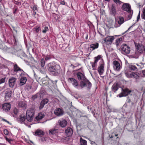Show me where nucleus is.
<instances>
[{
    "mask_svg": "<svg viewBox=\"0 0 145 145\" xmlns=\"http://www.w3.org/2000/svg\"><path fill=\"white\" fill-rule=\"evenodd\" d=\"M46 69L54 76L58 75L61 72L60 65L55 61L48 64L46 65Z\"/></svg>",
    "mask_w": 145,
    "mask_h": 145,
    "instance_id": "f257e3e1",
    "label": "nucleus"
},
{
    "mask_svg": "<svg viewBox=\"0 0 145 145\" xmlns=\"http://www.w3.org/2000/svg\"><path fill=\"white\" fill-rule=\"evenodd\" d=\"M34 111L33 109H30L27 110L26 114V118L27 120L31 122L33 120L34 115Z\"/></svg>",
    "mask_w": 145,
    "mask_h": 145,
    "instance_id": "f03ea898",
    "label": "nucleus"
},
{
    "mask_svg": "<svg viewBox=\"0 0 145 145\" xmlns=\"http://www.w3.org/2000/svg\"><path fill=\"white\" fill-rule=\"evenodd\" d=\"M34 111L33 109H30L27 110L26 114V118L27 120L31 122L33 120L34 115Z\"/></svg>",
    "mask_w": 145,
    "mask_h": 145,
    "instance_id": "7ed1b4c3",
    "label": "nucleus"
},
{
    "mask_svg": "<svg viewBox=\"0 0 145 145\" xmlns=\"http://www.w3.org/2000/svg\"><path fill=\"white\" fill-rule=\"evenodd\" d=\"M80 85L81 89L86 87L90 89L91 87V84L87 78L80 82Z\"/></svg>",
    "mask_w": 145,
    "mask_h": 145,
    "instance_id": "20e7f679",
    "label": "nucleus"
},
{
    "mask_svg": "<svg viewBox=\"0 0 145 145\" xmlns=\"http://www.w3.org/2000/svg\"><path fill=\"white\" fill-rule=\"evenodd\" d=\"M13 69L14 71L16 72V73H17L19 71L20 72L19 74V76H21L22 75H27V74L24 71L21 69L19 67L18 65L16 64L14 65L13 67Z\"/></svg>",
    "mask_w": 145,
    "mask_h": 145,
    "instance_id": "39448f33",
    "label": "nucleus"
},
{
    "mask_svg": "<svg viewBox=\"0 0 145 145\" xmlns=\"http://www.w3.org/2000/svg\"><path fill=\"white\" fill-rule=\"evenodd\" d=\"M131 92V90L127 88L122 89L121 92L118 95V96L120 97H125L129 95Z\"/></svg>",
    "mask_w": 145,
    "mask_h": 145,
    "instance_id": "423d86ee",
    "label": "nucleus"
},
{
    "mask_svg": "<svg viewBox=\"0 0 145 145\" xmlns=\"http://www.w3.org/2000/svg\"><path fill=\"white\" fill-rule=\"evenodd\" d=\"M99 66L98 67L97 70L100 75H102L104 72V63L102 59L99 63Z\"/></svg>",
    "mask_w": 145,
    "mask_h": 145,
    "instance_id": "0eeeda50",
    "label": "nucleus"
},
{
    "mask_svg": "<svg viewBox=\"0 0 145 145\" xmlns=\"http://www.w3.org/2000/svg\"><path fill=\"white\" fill-rule=\"evenodd\" d=\"M121 50L125 53L128 54L130 51V47L128 46L126 44H123L120 47Z\"/></svg>",
    "mask_w": 145,
    "mask_h": 145,
    "instance_id": "6e6552de",
    "label": "nucleus"
},
{
    "mask_svg": "<svg viewBox=\"0 0 145 145\" xmlns=\"http://www.w3.org/2000/svg\"><path fill=\"white\" fill-rule=\"evenodd\" d=\"M124 22V18L121 16H119L118 19H116V24L114 25L115 27H118L120 26V25Z\"/></svg>",
    "mask_w": 145,
    "mask_h": 145,
    "instance_id": "1a4fd4ad",
    "label": "nucleus"
},
{
    "mask_svg": "<svg viewBox=\"0 0 145 145\" xmlns=\"http://www.w3.org/2000/svg\"><path fill=\"white\" fill-rule=\"evenodd\" d=\"M12 91L9 88L7 89L5 93V98L7 100H8L12 97Z\"/></svg>",
    "mask_w": 145,
    "mask_h": 145,
    "instance_id": "9d476101",
    "label": "nucleus"
},
{
    "mask_svg": "<svg viewBox=\"0 0 145 145\" xmlns=\"http://www.w3.org/2000/svg\"><path fill=\"white\" fill-rule=\"evenodd\" d=\"M17 78L12 77L10 78L8 80V84L9 87L13 88L16 83Z\"/></svg>",
    "mask_w": 145,
    "mask_h": 145,
    "instance_id": "9b49d317",
    "label": "nucleus"
},
{
    "mask_svg": "<svg viewBox=\"0 0 145 145\" xmlns=\"http://www.w3.org/2000/svg\"><path fill=\"white\" fill-rule=\"evenodd\" d=\"M27 75H22L20 76L21 77L20 80V83H19V86H21L24 85L26 83L27 81V78L26 77Z\"/></svg>",
    "mask_w": 145,
    "mask_h": 145,
    "instance_id": "f8f14e48",
    "label": "nucleus"
},
{
    "mask_svg": "<svg viewBox=\"0 0 145 145\" xmlns=\"http://www.w3.org/2000/svg\"><path fill=\"white\" fill-rule=\"evenodd\" d=\"M113 36H108L106 37L104 40V42H106L108 45L110 44L114 39Z\"/></svg>",
    "mask_w": 145,
    "mask_h": 145,
    "instance_id": "ddd939ff",
    "label": "nucleus"
},
{
    "mask_svg": "<svg viewBox=\"0 0 145 145\" xmlns=\"http://www.w3.org/2000/svg\"><path fill=\"white\" fill-rule=\"evenodd\" d=\"M110 10V14L115 16L116 14V6L115 4H113L112 5Z\"/></svg>",
    "mask_w": 145,
    "mask_h": 145,
    "instance_id": "4468645a",
    "label": "nucleus"
},
{
    "mask_svg": "<svg viewBox=\"0 0 145 145\" xmlns=\"http://www.w3.org/2000/svg\"><path fill=\"white\" fill-rule=\"evenodd\" d=\"M64 111L62 108H58L54 111V113L56 115L58 116L63 115L64 114Z\"/></svg>",
    "mask_w": 145,
    "mask_h": 145,
    "instance_id": "2eb2a0df",
    "label": "nucleus"
},
{
    "mask_svg": "<svg viewBox=\"0 0 145 145\" xmlns=\"http://www.w3.org/2000/svg\"><path fill=\"white\" fill-rule=\"evenodd\" d=\"M113 68L116 71H120L121 68L120 63L116 61H114L113 62Z\"/></svg>",
    "mask_w": 145,
    "mask_h": 145,
    "instance_id": "dca6fc26",
    "label": "nucleus"
},
{
    "mask_svg": "<svg viewBox=\"0 0 145 145\" xmlns=\"http://www.w3.org/2000/svg\"><path fill=\"white\" fill-rule=\"evenodd\" d=\"M122 9L124 11H126L127 12H131V10L130 6L128 3H124L122 6Z\"/></svg>",
    "mask_w": 145,
    "mask_h": 145,
    "instance_id": "f3484780",
    "label": "nucleus"
},
{
    "mask_svg": "<svg viewBox=\"0 0 145 145\" xmlns=\"http://www.w3.org/2000/svg\"><path fill=\"white\" fill-rule=\"evenodd\" d=\"M58 122L60 126L62 127H65L67 124V120L63 118L59 120Z\"/></svg>",
    "mask_w": 145,
    "mask_h": 145,
    "instance_id": "a211bd4d",
    "label": "nucleus"
},
{
    "mask_svg": "<svg viewBox=\"0 0 145 145\" xmlns=\"http://www.w3.org/2000/svg\"><path fill=\"white\" fill-rule=\"evenodd\" d=\"M65 135L67 137L71 136L73 133V130L70 127H68L65 131Z\"/></svg>",
    "mask_w": 145,
    "mask_h": 145,
    "instance_id": "6ab92c4d",
    "label": "nucleus"
},
{
    "mask_svg": "<svg viewBox=\"0 0 145 145\" xmlns=\"http://www.w3.org/2000/svg\"><path fill=\"white\" fill-rule=\"evenodd\" d=\"M68 81L71 83L76 88H78V82L76 80L73 78H69Z\"/></svg>",
    "mask_w": 145,
    "mask_h": 145,
    "instance_id": "aec40b11",
    "label": "nucleus"
},
{
    "mask_svg": "<svg viewBox=\"0 0 145 145\" xmlns=\"http://www.w3.org/2000/svg\"><path fill=\"white\" fill-rule=\"evenodd\" d=\"M120 86L118 83H115L112 86L111 89L114 92H115L119 89Z\"/></svg>",
    "mask_w": 145,
    "mask_h": 145,
    "instance_id": "412c9836",
    "label": "nucleus"
},
{
    "mask_svg": "<svg viewBox=\"0 0 145 145\" xmlns=\"http://www.w3.org/2000/svg\"><path fill=\"white\" fill-rule=\"evenodd\" d=\"M76 75L78 78L79 80H81V81H82L86 79L84 74L82 73L81 72H78L77 73Z\"/></svg>",
    "mask_w": 145,
    "mask_h": 145,
    "instance_id": "4be33fe9",
    "label": "nucleus"
},
{
    "mask_svg": "<svg viewBox=\"0 0 145 145\" xmlns=\"http://www.w3.org/2000/svg\"><path fill=\"white\" fill-rule=\"evenodd\" d=\"M10 103H5L2 106V108L5 112L9 111L10 108Z\"/></svg>",
    "mask_w": 145,
    "mask_h": 145,
    "instance_id": "5701e85b",
    "label": "nucleus"
},
{
    "mask_svg": "<svg viewBox=\"0 0 145 145\" xmlns=\"http://www.w3.org/2000/svg\"><path fill=\"white\" fill-rule=\"evenodd\" d=\"M44 133L42 131L39 129L35 132V133L34 135L36 136H42L44 135Z\"/></svg>",
    "mask_w": 145,
    "mask_h": 145,
    "instance_id": "b1692460",
    "label": "nucleus"
},
{
    "mask_svg": "<svg viewBox=\"0 0 145 145\" xmlns=\"http://www.w3.org/2000/svg\"><path fill=\"white\" fill-rule=\"evenodd\" d=\"M136 49L137 52H135L136 53L138 52L139 53H141L143 51L144 49L143 46L140 45V44H138L137 46Z\"/></svg>",
    "mask_w": 145,
    "mask_h": 145,
    "instance_id": "393cba45",
    "label": "nucleus"
},
{
    "mask_svg": "<svg viewBox=\"0 0 145 145\" xmlns=\"http://www.w3.org/2000/svg\"><path fill=\"white\" fill-rule=\"evenodd\" d=\"M18 106L22 109H25L26 108L27 105L24 102L20 101L19 102Z\"/></svg>",
    "mask_w": 145,
    "mask_h": 145,
    "instance_id": "a878e982",
    "label": "nucleus"
},
{
    "mask_svg": "<svg viewBox=\"0 0 145 145\" xmlns=\"http://www.w3.org/2000/svg\"><path fill=\"white\" fill-rule=\"evenodd\" d=\"M58 130L55 128H53L50 130L49 131V134L50 135H54L58 133Z\"/></svg>",
    "mask_w": 145,
    "mask_h": 145,
    "instance_id": "bb28decb",
    "label": "nucleus"
},
{
    "mask_svg": "<svg viewBox=\"0 0 145 145\" xmlns=\"http://www.w3.org/2000/svg\"><path fill=\"white\" fill-rule=\"evenodd\" d=\"M45 116L44 113L40 112L39 113L38 116H37L35 118L37 121H39L44 118Z\"/></svg>",
    "mask_w": 145,
    "mask_h": 145,
    "instance_id": "cd10ccee",
    "label": "nucleus"
},
{
    "mask_svg": "<svg viewBox=\"0 0 145 145\" xmlns=\"http://www.w3.org/2000/svg\"><path fill=\"white\" fill-rule=\"evenodd\" d=\"M6 52L8 53L13 54L15 52V50L12 47L10 48L7 47L6 49Z\"/></svg>",
    "mask_w": 145,
    "mask_h": 145,
    "instance_id": "c85d7f7f",
    "label": "nucleus"
},
{
    "mask_svg": "<svg viewBox=\"0 0 145 145\" xmlns=\"http://www.w3.org/2000/svg\"><path fill=\"white\" fill-rule=\"evenodd\" d=\"M90 47L89 48V49L91 48H92V50H95L98 48L99 47V43H96L95 44H92L90 45Z\"/></svg>",
    "mask_w": 145,
    "mask_h": 145,
    "instance_id": "c756f323",
    "label": "nucleus"
},
{
    "mask_svg": "<svg viewBox=\"0 0 145 145\" xmlns=\"http://www.w3.org/2000/svg\"><path fill=\"white\" fill-rule=\"evenodd\" d=\"M133 78H135L136 79H138L140 77H141L140 72H133Z\"/></svg>",
    "mask_w": 145,
    "mask_h": 145,
    "instance_id": "7c9ffc66",
    "label": "nucleus"
},
{
    "mask_svg": "<svg viewBox=\"0 0 145 145\" xmlns=\"http://www.w3.org/2000/svg\"><path fill=\"white\" fill-rule=\"evenodd\" d=\"M80 145H87V141L81 137L80 138Z\"/></svg>",
    "mask_w": 145,
    "mask_h": 145,
    "instance_id": "2f4dec72",
    "label": "nucleus"
},
{
    "mask_svg": "<svg viewBox=\"0 0 145 145\" xmlns=\"http://www.w3.org/2000/svg\"><path fill=\"white\" fill-rule=\"evenodd\" d=\"M129 69L130 70L133 71H137V67L133 65H129Z\"/></svg>",
    "mask_w": 145,
    "mask_h": 145,
    "instance_id": "473e14b6",
    "label": "nucleus"
},
{
    "mask_svg": "<svg viewBox=\"0 0 145 145\" xmlns=\"http://www.w3.org/2000/svg\"><path fill=\"white\" fill-rule=\"evenodd\" d=\"M54 57V56L52 54L47 55L45 57V59L46 61L50 59H51Z\"/></svg>",
    "mask_w": 145,
    "mask_h": 145,
    "instance_id": "72a5a7b5",
    "label": "nucleus"
},
{
    "mask_svg": "<svg viewBox=\"0 0 145 145\" xmlns=\"http://www.w3.org/2000/svg\"><path fill=\"white\" fill-rule=\"evenodd\" d=\"M33 30L38 33H39L40 31H41V29L40 26L37 25L33 28Z\"/></svg>",
    "mask_w": 145,
    "mask_h": 145,
    "instance_id": "f704fd0d",
    "label": "nucleus"
},
{
    "mask_svg": "<svg viewBox=\"0 0 145 145\" xmlns=\"http://www.w3.org/2000/svg\"><path fill=\"white\" fill-rule=\"evenodd\" d=\"M125 74L126 76L129 78H133V72L130 73L127 72L125 73Z\"/></svg>",
    "mask_w": 145,
    "mask_h": 145,
    "instance_id": "c9c22d12",
    "label": "nucleus"
},
{
    "mask_svg": "<svg viewBox=\"0 0 145 145\" xmlns=\"http://www.w3.org/2000/svg\"><path fill=\"white\" fill-rule=\"evenodd\" d=\"M25 117L24 115H21L20 116V121L21 123H23L24 122L25 120Z\"/></svg>",
    "mask_w": 145,
    "mask_h": 145,
    "instance_id": "e433bc0d",
    "label": "nucleus"
},
{
    "mask_svg": "<svg viewBox=\"0 0 145 145\" xmlns=\"http://www.w3.org/2000/svg\"><path fill=\"white\" fill-rule=\"evenodd\" d=\"M141 18L142 19L145 20V7L143 8L141 14Z\"/></svg>",
    "mask_w": 145,
    "mask_h": 145,
    "instance_id": "4c0bfd02",
    "label": "nucleus"
},
{
    "mask_svg": "<svg viewBox=\"0 0 145 145\" xmlns=\"http://www.w3.org/2000/svg\"><path fill=\"white\" fill-rule=\"evenodd\" d=\"M40 65L42 68L44 67L45 64V61L44 59V58H42L41 60L40 61Z\"/></svg>",
    "mask_w": 145,
    "mask_h": 145,
    "instance_id": "58836bf2",
    "label": "nucleus"
},
{
    "mask_svg": "<svg viewBox=\"0 0 145 145\" xmlns=\"http://www.w3.org/2000/svg\"><path fill=\"white\" fill-rule=\"evenodd\" d=\"M129 13V14L128 15L127 17V20H129L132 18V14L133 13V11L132 12L131 11V12H128Z\"/></svg>",
    "mask_w": 145,
    "mask_h": 145,
    "instance_id": "ea45409f",
    "label": "nucleus"
},
{
    "mask_svg": "<svg viewBox=\"0 0 145 145\" xmlns=\"http://www.w3.org/2000/svg\"><path fill=\"white\" fill-rule=\"evenodd\" d=\"M122 39L121 38H120L116 39V44L117 46L119 45V44L120 41H121Z\"/></svg>",
    "mask_w": 145,
    "mask_h": 145,
    "instance_id": "a19ab883",
    "label": "nucleus"
},
{
    "mask_svg": "<svg viewBox=\"0 0 145 145\" xmlns=\"http://www.w3.org/2000/svg\"><path fill=\"white\" fill-rule=\"evenodd\" d=\"M14 39H13L14 43L15 45H17L18 43V42L17 40L16 39L14 36H13Z\"/></svg>",
    "mask_w": 145,
    "mask_h": 145,
    "instance_id": "79ce46f5",
    "label": "nucleus"
},
{
    "mask_svg": "<svg viewBox=\"0 0 145 145\" xmlns=\"http://www.w3.org/2000/svg\"><path fill=\"white\" fill-rule=\"evenodd\" d=\"M141 77H145V70H142V72H140Z\"/></svg>",
    "mask_w": 145,
    "mask_h": 145,
    "instance_id": "37998d69",
    "label": "nucleus"
},
{
    "mask_svg": "<svg viewBox=\"0 0 145 145\" xmlns=\"http://www.w3.org/2000/svg\"><path fill=\"white\" fill-rule=\"evenodd\" d=\"M48 30V27L47 26H45L44 27V29L42 31V32L44 33H45Z\"/></svg>",
    "mask_w": 145,
    "mask_h": 145,
    "instance_id": "c03bdc74",
    "label": "nucleus"
},
{
    "mask_svg": "<svg viewBox=\"0 0 145 145\" xmlns=\"http://www.w3.org/2000/svg\"><path fill=\"white\" fill-rule=\"evenodd\" d=\"M32 9H33V12L37 11H38L36 5L33 6V8H32Z\"/></svg>",
    "mask_w": 145,
    "mask_h": 145,
    "instance_id": "a18cd8bd",
    "label": "nucleus"
},
{
    "mask_svg": "<svg viewBox=\"0 0 145 145\" xmlns=\"http://www.w3.org/2000/svg\"><path fill=\"white\" fill-rule=\"evenodd\" d=\"M44 103L42 101L40 103V105L39 106L40 109H42L44 107Z\"/></svg>",
    "mask_w": 145,
    "mask_h": 145,
    "instance_id": "49530a36",
    "label": "nucleus"
},
{
    "mask_svg": "<svg viewBox=\"0 0 145 145\" xmlns=\"http://www.w3.org/2000/svg\"><path fill=\"white\" fill-rule=\"evenodd\" d=\"M18 9V7L16 6H15L14 8H13V13L14 14H15L16 13L17 10Z\"/></svg>",
    "mask_w": 145,
    "mask_h": 145,
    "instance_id": "de8ad7c7",
    "label": "nucleus"
},
{
    "mask_svg": "<svg viewBox=\"0 0 145 145\" xmlns=\"http://www.w3.org/2000/svg\"><path fill=\"white\" fill-rule=\"evenodd\" d=\"M13 112L16 115L17 114L18 112L19 111L16 108H14L13 110Z\"/></svg>",
    "mask_w": 145,
    "mask_h": 145,
    "instance_id": "09e8293b",
    "label": "nucleus"
},
{
    "mask_svg": "<svg viewBox=\"0 0 145 145\" xmlns=\"http://www.w3.org/2000/svg\"><path fill=\"white\" fill-rule=\"evenodd\" d=\"M42 101L44 103L45 105L48 102L49 100L48 99L45 98Z\"/></svg>",
    "mask_w": 145,
    "mask_h": 145,
    "instance_id": "8fccbe9b",
    "label": "nucleus"
},
{
    "mask_svg": "<svg viewBox=\"0 0 145 145\" xmlns=\"http://www.w3.org/2000/svg\"><path fill=\"white\" fill-rule=\"evenodd\" d=\"M5 77L2 78L0 79V84L5 82Z\"/></svg>",
    "mask_w": 145,
    "mask_h": 145,
    "instance_id": "3c124183",
    "label": "nucleus"
},
{
    "mask_svg": "<svg viewBox=\"0 0 145 145\" xmlns=\"http://www.w3.org/2000/svg\"><path fill=\"white\" fill-rule=\"evenodd\" d=\"M4 134L6 135H8V131L7 129H5L3 131Z\"/></svg>",
    "mask_w": 145,
    "mask_h": 145,
    "instance_id": "603ef678",
    "label": "nucleus"
},
{
    "mask_svg": "<svg viewBox=\"0 0 145 145\" xmlns=\"http://www.w3.org/2000/svg\"><path fill=\"white\" fill-rule=\"evenodd\" d=\"M46 138L44 137H42L40 139V140L42 142H44L46 141Z\"/></svg>",
    "mask_w": 145,
    "mask_h": 145,
    "instance_id": "864d4df0",
    "label": "nucleus"
},
{
    "mask_svg": "<svg viewBox=\"0 0 145 145\" xmlns=\"http://www.w3.org/2000/svg\"><path fill=\"white\" fill-rule=\"evenodd\" d=\"M5 139L9 143H10L11 141H13L12 140V139L8 138L7 137H6Z\"/></svg>",
    "mask_w": 145,
    "mask_h": 145,
    "instance_id": "5fc2aeb1",
    "label": "nucleus"
},
{
    "mask_svg": "<svg viewBox=\"0 0 145 145\" xmlns=\"http://www.w3.org/2000/svg\"><path fill=\"white\" fill-rule=\"evenodd\" d=\"M140 11H139V12L138 13V15L137 17V20H136V21L138 22L140 20Z\"/></svg>",
    "mask_w": 145,
    "mask_h": 145,
    "instance_id": "6e6d98bb",
    "label": "nucleus"
},
{
    "mask_svg": "<svg viewBox=\"0 0 145 145\" xmlns=\"http://www.w3.org/2000/svg\"><path fill=\"white\" fill-rule=\"evenodd\" d=\"M91 63L92 64L93 69V70H95L96 69V65L93 64L92 63Z\"/></svg>",
    "mask_w": 145,
    "mask_h": 145,
    "instance_id": "4d7b16f0",
    "label": "nucleus"
},
{
    "mask_svg": "<svg viewBox=\"0 0 145 145\" xmlns=\"http://www.w3.org/2000/svg\"><path fill=\"white\" fill-rule=\"evenodd\" d=\"M135 23H134V24H133L132 26H131L128 29V30L126 31L125 33H123V34H124L125 33L127 32L128 31H129L131 28H132L133 27V26H135Z\"/></svg>",
    "mask_w": 145,
    "mask_h": 145,
    "instance_id": "13d9d810",
    "label": "nucleus"
},
{
    "mask_svg": "<svg viewBox=\"0 0 145 145\" xmlns=\"http://www.w3.org/2000/svg\"><path fill=\"white\" fill-rule=\"evenodd\" d=\"M32 86H27V87L26 88V89L28 91H29V90L31 89V88Z\"/></svg>",
    "mask_w": 145,
    "mask_h": 145,
    "instance_id": "bf43d9fd",
    "label": "nucleus"
},
{
    "mask_svg": "<svg viewBox=\"0 0 145 145\" xmlns=\"http://www.w3.org/2000/svg\"><path fill=\"white\" fill-rule=\"evenodd\" d=\"M2 120L3 121H5L6 122H7V123H8V124H10V122L8 121L7 120H5V119L2 118Z\"/></svg>",
    "mask_w": 145,
    "mask_h": 145,
    "instance_id": "052dcab7",
    "label": "nucleus"
},
{
    "mask_svg": "<svg viewBox=\"0 0 145 145\" xmlns=\"http://www.w3.org/2000/svg\"><path fill=\"white\" fill-rule=\"evenodd\" d=\"M14 3L18 5H21V3L19 2H17L16 1H15L14 2Z\"/></svg>",
    "mask_w": 145,
    "mask_h": 145,
    "instance_id": "680f3d73",
    "label": "nucleus"
},
{
    "mask_svg": "<svg viewBox=\"0 0 145 145\" xmlns=\"http://www.w3.org/2000/svg\"><path fill=\"white\" fill-rule=\"evenodd\" d=\"M43 92L42 91H40L39 94V95L40 96V97H41L43 96L44 95Z\"/></svg>",
    "mask_w": 145,
    "mask_h": 145,
    "instance_id": "e2e57ef3",
    "label": "nucleus"
},
{
    "mask_svg": "<svg viewBox=\"0 0 145 145\" xmlns=\"http://www.w3.org/2000/svg\"><path fill=\"white\" fill-rule=\"evenodd\" d=\"M60 3H61V4L62 5H65V4H66L65 2V1L64 0L61 1V2Z\"/></svg>",
    "mask_w": 145,
    "mask_h": 145,
    "instance_id": "0e129e2a",
    "label": "nucleus"
},
{
    "mask_svg": "<svg viewBox=\"0 0 145 145\" xmlns=\"http://www.w3.org/2000/svg\"><path fill=\"white\" fill-rule=\"evenodd\" d=\"M101 55H98L97 57H96L95 58H97L99 59L101 58Z\"/></svg>",
    "mask_w": 145,
    "mask_h": 145,
    "instance_id": "69168bd1",
    "label": "nucleus"
},
{
    "mask_svg": "<svg viewBox=\"0 0 145 145\" xmlns=\"http://www.w3.org/2000/svg\"><path fill=\"white\" fill-rule=\"evenodd\" d=\"M131 102V100L130 99H129V98L127 99V103H130Z\"/></svg>",
    "mask_w": 145,
    "mask_h": 145,
    "instance_id": "338daca9",
    "label": "nucleus"
},
{
    "mask_svg": "<svg viewBox=\"0 0 145 145\" xmlns=\"http://www.w3.org/2000/svg\"><path fill=\"white\" fill-rule=\"evenodd\" d=\"M37 95H35L32 96V98L33 99H35L37 98Z\"/></svg>",
    "mask_w": 145,
    "mask_h": 145,
    "instance_id": "774afa93",
    "label": "nucleus"
}]
</instances>
